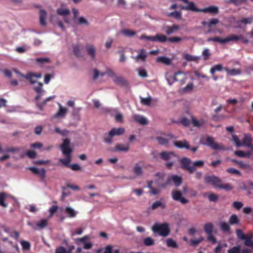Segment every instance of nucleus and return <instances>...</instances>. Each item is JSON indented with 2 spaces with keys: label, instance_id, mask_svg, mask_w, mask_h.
Instances as JSON below:
<instances>
[{
  "label": "nucleus",
  "instance_id": "f257e3e1",
  "mask_svg": "<svg viewBox=\"0 0 253 253\" xmlns=\"http://www.w3.org/2000/svg\"><path fill=\"white\" fill-rule=\"evenodd\" d=\"M70 141L68 139L64 140L62 144L60 146V148L62 151L63 154L66 156L64 159H60V162L66 166H70L69 163L71 162V153L72 150L70 148Z\"/></svg>",
  "mask_w": 253,
  "mask_h": 253
},
{
  "label": "nucleus",
  "instance_id": "f03ea898",
  "mask_svg": "<svg viewBox=\"0 0 253 253\" xmlns=\"http://www.w3.org/2000/svg\"><path fill=\"white\" fill-rule=\"evenodd\" d=\"M93 78L94 80H96L99 76L102 77L105 74H107L108 76L111 77L113 81L117 84H123L125 82L123 78L116 76L114 72L111 70H107L105 72L100 73L97 69H95L93 70Z\"/></svg>",
  "mask_w": 253,
  "mask_h": 253
},
{
  "label": "nucleus",
  "instance_id": "7ed1b4c3",
  "mask_svg": "<svg viewBox=\"0 0 253 253\" xmlns=\"http://www.w3.org/2000/svg\"><path fill=\"white\" fill-rule=\"evenodd\" d=\"M125 131V130L123 127L112 128L107 134H105L103 137L104 142L107 144H111L113 142L114 136L121 135L124 134Z\"/></svg>",
  "mask_w": 253,
  "mask_h": 253
},
{
  "label": "nucleus",
  "instance_id": "20e7f679",
  "mask_svg": "<svg viewBox=\"0 0 253 253\" xmlns=\"http://www.w3.org/2000/svg\"><path fill=\"white\" fill-rule=\"evenodd\" d=\"M169 224L164 223H155L152 227V230L154 233H158L160 236L166 237L169 233Z\"/></svg>",
  "mask_w": 253,
  "mask_h": 253
},
{
  "label": "nucleus",
  "instance_id": "39448f33",
  "mask_svg": "<svg viewBox=\"0 0 253 253\" xmlns=\"http://www.w3.org/2000/svg\"><path fill=\"white\" fill-rule=\"evenodd\" d=\"M13 71L17 74L18 77H22L28 80L31 84L37 83V80L40 79L42 77V74L40 73H35L33 72H30L26 75H23V74L20 73V72L15 69H13Z\"/></svg>",
  "mask_w": 253,
  "mask_h": 253
},
{
  "label": "nucleus",
  "instance_id": "423d86ee",
  "mask_svg": "<svg viewBox=\"0 0 253 253\" xmlns=\"http://www.w3.org/2000/svg\"><path fill=\"white\" fill-rule=\"evenodd\" d=\"M202 143L204 145H207L214 150L223 149L222 146L219 145L214 142V139L210 136H206L201 139Z\"/></svg>",
  "mask_w": 253,
  "mask_h": 253
},
{
  "label": "nucleus",
  "instance_id": "0eeeda50",
  "mask_svg": "<svg viewBox=\"0 0 253 253\" xmlns=\"http://www.w3.org/2000/svg\"><path fill=\"white\" fill-rule=\"evenodd\" d=\"M180 162L182 168L187 169L190 173H192L195 171V168L192 167V163L189 159L183 158L181 160Z\"/></svg>",
  "mask_w": 253,
  "mask_h": 253
},
{
  "label": "nucleus",
  "instance_id": "6e6552de",
  "mask_svg": "<svg viewBox=\"0 0 253 253\" xmlns=\"http://www.w3.org/2000/svg\"><path fill=\"white\" fill-rule=\"evenodd\" d=\"M205 181L209 184L212 185L216 187H219L221 183V179L215 175L207 176L205 177Z\"/></svg>",
  "mask_w": 253,
  "mask_h": 253
},
{
  "label": "nucleus",
  "instance_id": "1a4fd4ad",
  "mask_svg": "<svg viewBox=\"0 0 253 253\" xmlns=\"http://www.w3.org/2000/svg\"><path fill=\"white\" fill-rule=\"evenodd\" d=\"M48 220L45 218L42 219L36 223L29 222L28 225L30 226L34 230H37L39 229H42L47 225Z\"/></svg>",
  "mask_w": 253,
  "mask_h": 253
},
{
  "label": "nucleus",
  "instance_id": "9d476101",
  "mask_svg": "<svg viewBox=\"0 0 253 253\" xmlns=\"http://www.w3.org/2000/svg\"><path fill=\"white\" fill-rule=\"evenodd\" d=\"M170 181H172L175 186H178L182 183V178L181 176H178L176 175H171L168 178L167 182L166 183V184L161 185H160V187H165L166 185L169 184L170 183Z\"/></svg>",
  "mask_w": 253,
  "mask_h": 253
},
{
  "label": "nucleus",
  "instance_id": "9b49d317",
  "mask_svg": "<svg viewBox=\"0 0 253 253\" xmlns=\"http://www.w3.org/2000/svg\"><path fill=\"white\" fill-rule=\"evenodd\" d=\"M172 197L175 201H178L183 204L188 203L189 201L182 196V193L179 191H175L172 192Z\"/></svg>",
  "mask_w": 253,
  "mask_h": 253
},
{
  "label": "nucleus",
  "instance_id": "f8f14e48",
  "mask_svg": "<svg viewBox=\"0 0 253 253\" xmlns=\"http://www.w3.org/2000/svg\"><path fill=\"white\" fill-rule=\"evenodd\" d=\"M147 57L146 51L144 49H140L138 51V54L135 56H132V58L134 59L136 62L142 61L144 62Z\"/></svg>",
  "mask_w": 253,
  "mask_h": 253
},
{
  "label": "nucleus",
  "instance_id": "ddd939ff",
  "mask_svg": "<svg viewBox=\"0 0 253 253\" xmlns=\"http://www.w3.org/2000/svg\"><path fill=\"white\" fill-rule=\"evenodd\" d=\"M252 138L250 134H245L243 139L242 146L250 148L253 151V144L252 143Z\"/></svg>",
  "mask_w": 253,
  "mask_h": 253
},
{
  "label": "nucleus",
  "instance_id": "4468645a",
  "mask_svg": "<svg viewBox=\"0 0 253 253\" xmlns=\"http://www.w3.org/2000/svg\"><path fill=\"white\" fill-rule=\"evenodd\" d=\"M64 213L69 218H75L78 212L70 206H67L64 210Z\"/></svg>",
  "mask_w": 253,
  "mask_h": 253
},
{
  "label": "nucleus",
  "instance_id": "2eb2a0df",
  "mask_svg": "<svg viewBox=\"0 0 253 253\" xmlns=\"http://www.w3.org/2000/svg\"><path fill=\"white\" fill-rule=\"evenodd\" d=\"M160 156L165 161L177 159L176 156L172 152H163L160 154Z\"/></svg>",
  "mask_w": 253,
  "mask_h": 253
},
{
  "label": "nucleus",
  "instance_id": "dca6fc26",
  "mask_svg": "<svg viewBox=\"0 0 253 253\" xmlns=\"http://www.w3.org/2000/svg\"><path fill=\"white\" fill-rule=\"evenodd\" d=\"M57 12L58 14L64 17V20L65 22L68 24L70 23V20L66 18V16L70 13V11L68 9L62 7L59 8L57 10Z\"/></svg>",
  "mask_w": 253,
  "mask_h": 253
},
{
  "label": "nucleus",
  "instance_id": "f3484780",
  "mask_svg": "<svg viewBox=\"0 0 253 253\" xmlns=\"http://www.w3.org/2000/svg\"><path fill=\"white\" fill-rule=\"evenodd\" d=\"M59 105V110L57 113H56L54 115V118H60V117H64L67 112V108L63 107L60 104H58Z\"/></svg>",
  "mask_w": 253,
  "mask_h": 253
},
{
  "label": "nucleus",
  "instance_id": "a211bd4d",
  "mask_svg": "<svg viewBox=\"0 0 253 253\" xmlns=\"http://www.w3.org/2000/svg\"><path fill=\"white\" fill-rule=\"evenodd\" d=\"M28 169L31 170L34 173L38 174L42 178H44L45 176V170L44 169H39L36 167H30Z\"/></svg>",
  "mask_w": 253,
  "mask_h": 253
},
{
  "label": "nucleus",
  "instance_id": "6ab92c4d",
  "mask_svg": "<svg viewBox=\"0 0 253 253\" xmlns=\"http://www.w3.org/2000/svg\"><path fill=\"white\" fill-rule=\"evenodd\" d=\"M156 61L157 63H163L167 65H169L171 64V60L165 56L157 57L156 59Z\"/></svg>",
  "mask_w": 253,
  "mask_h": 253
},
{
  "label": "nucleus",
  "instance_id": "aec40b11",
  "mask_svg": "<svg viewBox=\"0 0 253 253\" xmlns=\"http://www.w3.org/2000/svg\"><path fill=\"white\" fill-rule=\"evenodd\" d=\"M174 145L176 147L181 148H181H185L187 149H189L190 148L188 143L187 142V141H186L185 140H182V141H175L174 142Z\"/></svg>",
  "mask_w": 253,
  "mask_h": 253
},
{
  "label": "nucleus",
  "instance_id": "412c9836",
  "mask_svg": "<svg viewBox=\"0 0 253 253\" xmlns=\"http://www.w3.org/2000/svg\"><path fill=\"white\" fill-rule=\"evenodd\" d=\"M133 119L139 123L141 125H145L147 124V120L144 116L139 115H134L133 116Z\"/></svg>",
  "mask_w": 253,
  "mask_h": 253
},
{
  "label": "nucleus",
  "instance_id": "4be33fe9",
  "mask_svg": "<svg viewBox=\"0 0 253 253\" xmlns=\"http://www.w3.org/2000/svg\"><path fill=\"white\" fill-rule=\"evenodd\" d=\"M166 33L167 35H171L179 29V26L177 25H173L171 26H167L166 28Z\"/></svg>",
  "mask_w": 253,
  "mask_h": 253
},
{
  "label": "nucleus",
  "instance_id": "5701e85b",
  "mask_svg": "<svg viewBox=\"0 0 253 253\" xmlns=\"http://www.w3.org/2000/svg\"><path fill=\"white\" fill-rule=\"evenodd\" d=\"M185 3L187 4V10H190L195 12H201V9H198L193 2L189 1L188 0V2H185Z\"/></svg>",
  "mask_w": 253,
  "mask_h": 253
},
{
  "label": "nucleus",
  "instance_id": "b1692460",
  "mask_svg": "<svg viewBox=\"0 0 253 253\" xmlns=\"http://www.w3.org/2000/svg\"><path fill=\"white\" fill-rule=\"evenodd\" d=\"M46 16V12L43 9H41L40 12V20L41 24L42 26L46 25L45 19Z\"/></svg>",
  "mask_w": 253,
  "mask_h": 253
},
{
  "label": "nucleus",
  "instance_id": "393cba45",
  "mask_svg": "<svg viewBox=\"0 0 253 253\" xmlns=\"http://www.w3.org/2000/svg\"><path fill=\"white\" fill-rule=\"evenodd\" d=\"M241 35L237 36L234 34H231L228 36L226 38H225V43L231 41H237L238 40H241Z\"/></svg>",
  "mask_w": 253,
  "mask_h": 253
},
{
  "label": "nucleus",
  "instance_id": "a878e982",
  "mask_svg": "<svg viewBox=\"0 0 253 253\" xmlns=\"http://www.w3.org/2000/svg\"><path fill=\"white\" fill-rule=\"evenodd\" d=\"M129 146L128 144H118L115 147V151L127 152L129 150Z\"/></svg>",
  "mask_w": 253,
  "mask_h": 253
},
{
  "label": "nucleus",
  "instance_id": "bb28decb",
  "mask_svg": "<svg viewBox=\"0 0 253 253\" xmlns=\"http://www.w3.org/2000/svg\"><path fill=\"white\" fill-rule=\"evenodd\" d=\"M201 11L203 12H209L210 13L216 14L218 12V9L216 6H212L206 8L201 9Z\"/></svg>",
  "mask_w": 253,
  "mask_h": 253
},
{
  "label": "nucleus",
  "instance_id": "cd10ccee",
  "mask_svg": "<svg viewBox=\"0 0 253 253\" xmlns=\"http://www.w3.org/2000/svg\"><path fill=\"white\" fill-rule=\"evenodd\" d=\"M224 69L226 71L227 74L228 76H236L240 75L241 73V72L239 69H229L227 68H225Z\"/></svg>",
  "mask_w": 253,
  "mask_h": 253
},
{
  "label": "nucleus",
  "instance_id": "c85d7f7f",
  "mask_svg": "<svg viewBox=\"0 0 253 253\" xmlns=\"http://www.w3.org/2000/svg\"><path fill=\"white\" fill-rule=\"evenodd\" d=\"M36 61L38 63L39 65L41 66L44 64H47L50 62V59L48 57H40L36 59Z\"/></svg>",
  "mask_w": 253,
  "mask_h": 253
},
{
  "label": "nucleus",
  "instance_id": "c756f323",
  "mask_svg": "<svg viewBox=\"0 0 253 253\" xmlns=\"http://www.w3.org/2000/svg\"><path fill=\"white\" fill-rule=\"evenodd\" d=\"M154 38L155 39L154 42H165L168 39L165 35L161 34H156L154 36Z\"/></svg>",
  "mask_w": 253,
  "mask_h": 253
},
{
  "label": "nucleus",
  "instance_id": "7c9ffc66",
  "mask_svg": "<svg viewBox=\"0 0 253 253\" xmlns=\"http://www.w3.org/2000/svg\"><path fill=\"white\" fill-rule=\"evenodd\" d=\"M253 237V234H251L250 236H246L245 239H244V244L246 246L253 248V240H252Z\"/></svg>",
  "mask_w": 253,
  "mask_h": 253
},
{
  "label": "nucleus",
  "instance_id": "2f4dec72",
  "mask_svg": "<svg viewBox=\"0 0 253 253\" xmlns=\"http://www.w3.org/2000/svg\"><path fill=\"white\" fill-rule=\"evenodd\" d=\"M86 50L88 54L94 58L95 56V48L92 45H87L86 46Z\"/></svg>",
  "mask_w": 253,
  "mask_h": 253
},
{
  "label": "nucleus",
  "instance_id": "473e14b6",
  "mask_svg": "<svg viewBox=\"0 0 253 253\" xmlns=\"http://www.w3.org/2000/svg\"><path fill=\"white\" fill-rule=\"evenodd\" d=\"M204 197H207L210 201L215 202L217 200L218 196L212 193H207L203 194Z\"/></svg>",
  "mask_w": 253,
  "mask_h": 253
},
{
  "label": "nucleus",
  "instance_id": "72a5a7b5",
  "mask_svg": "<svg viewBox=\"0 0 253 253\" xmlns=\"http://www.w3.org/2000/svg\"><path fill=\"white\" fill-rule=\"evenodd\" d=\"M133 172L137 176H140L143 173L142 167L138 164L135 165L133 168Z\"/></svg>",
  "mask_w": 253,
  "mask_h": 253
},
{
  "label": "nucleus",
  "instance_id": "f704fd0d",
  "mask_svg": "<svg viewBox=\"0 0 253 253\" xmlns=\"http://www.w3.org/2000/svg\"><path fill=\"white\" fill-rule=\"evenodd\" d=\"M222 65L220 64L213 66L210 70L211 74L213 76L216 71H221L223 69Z\"/></svg>",
  "mask_w": 253,
  "mask_h": 253
},
{
  "label": "nucleus",
  "instance_id": "c9c22d12",
  "mask_svg": "<svg viewBox=\"0 0 253 253\" xmlns=\"http://www.w3.org/2000/svg\"><path fill=\"white\" fill-rule=\"evenodd\" d=\"M213 228V225L211 223L205 224L204 226V231L209 235L211 234Z\"/></svg>",
  "mask_w": 253,
  "mask_h": 253
},
{
  "label": "nucleus",
  "instance_id": "e433bc0d",
  "mask_svg": "<svg viewBox=\"0 0 253 253\" xmlns=\"http://www.w3.org/2000/svg\"><path fill=\"white\" fill-rule=\"evenodd\" d=\"M167 16L169 17H173L177 19H180L182 16V13L180 11H175L168 13Z\"/></svg>",
  "mask_w": 253,
  "mask_h": 253
},
{
  "label": "nucleus",
  "instance_id": "4c0bfd02",
  "mask_svg": "<svg viewBox=\"0 0 253 253\" xmlns=\"http://www.w3.org/2000/svg\"><path fill=\"white\" fill-rule=\"evenodd\" d=\"M7 197V194L5 193H0V205L4 208L7 207V204L4 202Z\"/></svg>",
  "mask_w": 253,
  "mask_h": 253
},
{
  "label": "nucleus",
  "instance_id": "58836bf2",
  "mask_svg": "<svg viewBox=\"0 0 253 253\" xmlns=\"http://www.w3.org/2000/svg\"><path fill=\"white\" fill-rule=\"evenodd\" d=\"M219 21L218 19L217 18H212L211 19L209 22H208V26L209 28L208 31V33H211V32H212V29L211 28V26L212 25H216L218 23H219Z\"/></svg>",
  "mask_w": 253,
  "mask_h": 253
},
{
  "label": "nucleus",
  "instance_id": "ea45409f",
  "mask_svg": "<svg viewBox=\"0 0 253 253\" xmlns=\"http://www.w3.org/2000/svg\"><path fill=\"white\" fill-rule=\"evenodd\" d=\"M253 21V18L252 17L244 18L241 20H239L238 21H237V24L240 26L242 24H244L245 25L248 24H251Z\"/></svg>",
  "mask_w": 253,
  "mask_h": 253
},
{
  "label": "nucleus",
  "instance_id": "a19ab883",
  "mask_svg": "<svg viewBox=\"0 0 253 253\" xmlns=\"http://www.w3.org/2000/svg\"><path fill=\"white\" fill-rule=\"evenodd\" d=\"M120 33L126 37H132L135 34V32L127 29L122 30Z\"/></svg>",
  "mask_w": 253,
  "mask_h": 253
},
{
  "label": "nucleus",
  "instance_id": "79ce46f5",
  "mask_svg": "<svg viewBox=\"0 0 253 253\" xmlns=\"http://www.w3.org/2000/svg\"><path fill=\"white\" fill-rule=\"evenodd\" d=\"M143 243L146 246H151L155 244L154 240L151 237H146L144 239Z\"/></svg>",
  "mask_w": 253,
  "mask_h": 253
},
{
  "label": "nucleus",
  "instance_id": "37998d69",
  "mask_svg": "<svg viewBox=\"0 0 253 253\" xmlns=\"http://www.w3.org/2000/svg\"><path fill=\"white\" fill-rule=\"evenodd\" d=\"M167 245L169 247L173 248H178V246L176 242L171 238H169L167 240Z\"/></svg>",
  "mask_w": 253,
  "mask_h": 253
},
{
  "label": "nucleus",
  "instance_id": "c03bdc74",
  "mask_svg": "<svg viewBox=\"0 0 253 253\" xmlns=\"http://www.w3.org/2000/svg\"><path fill=\"white\" fill-rule=\"evenodd\" d=\"M159 207H162L163 209H165L166 208L165 204L163 203L162 202L157 201L154 202L152 205V209L155 210L158 208Z\"/></svg>",
  "mask_w": 253,
  "mask_h": 253
},
{
  "label": "nucleus",
  "instance_id": "a18cd8bd",
  "mask_svg": "<svg viewBox=\"0 0 253 253\" xmlns=\"http://www.w3.org/2000/svg\"><path fill=\"white\" fill-rule=\"evenodd\" d=\"M235 154L240 157H249L251 155V153L250 152H248L246 153L242 151H236L234 152Z\"/></svg>",
  "mask_w": 253,
  "mask_h": 253
},
{
  "label": "nucleus",
  "instance_id": "49530a36",
  "mask_svg": "<svg viewBox=\"0 0 253 253\" xmlns=\"http://www.w3.org/2000/svg\"><path fill=\"white\" fill-rule=\"evenodd\" d=\"M20 244H21V246L23 250H30V249L31 248V244L29 242L25 241V240H22L20 242Z\"/></svg>",
  "mask_w": 253,
  "mask_h": 253
},
{
  "label": "nucleus",
  "instance_id": "de8ad7c7",
  "mask_svg": "<svg viewBox=\"0 0 253 253\" xmlns=\"http://www.w3.org/2000/svg\"><path fill=\"white\" fill-rule=\"evenodd\" d=\"M230 224H237L239 223V219L237 216L235 214L232 215L229 220Z\"/></svg>",
  "mask_w": 253,
  "mask_h": 253
},
{
  "label": "nucleus",
  "instance_id": "09e8293b",
  "mask_svg": "<svg viewBox=\"0 0 253 253\" xmlns=\"http://www.w3.org/2000/svg\"><path fill=\"white\" fill-rule=\"evenodd\" d=\"M184 57L188 61H195L200 58L198 56H193L189 54H185L184 55Z\"/></svg>",
  "mask_w": 253,
  "mask_h": 253
},
{
  "label": "nucleus",
  "instance_id": "8fccbe9b",
  "mask_svg": "<svg viewBox=\"0 0 253 253\" xmlns=\"http://www.w3.org/2000/svg\"><path fill=\"white\" fill-rule=\"evenodd\" d=\"M221 229L224 232H228L230 230V226L228 223L224 222H222L220 224Z\"/></svg>",
  "mask_w": 253,
  "mask_h": 253
},
{
  "label": "nucleus",
  "instance_id": "3c124183",
  "mask_svg": "<svg viewBox=\"0 0 253 253\" xmlns=\"http://www.w3.org/2000/svg\"><path fill=\"white\" fill-rule=\"evenodd\" d=\"M236 233L237 237L242 240H244L247 236L241 229H237Z\"/></svg>",
  "mask_w": 253,
  "mask_h": 253
},
{
  "label": "nucleus",
  "instance_id": "603ef678",
  "mask_svg": "<svg viewBox=\"0 0 253 253\" xmlns=\"http://www.w3.org/2000/svg\"><path fill=\"white\" fill-rule=\"evenodd\" d=\"M227 253H241V247H240V246L234 247L229 249L227 251Z\"/></svg>",
  "mask_w": 253,
  "mask_h": 253
},
{
  "label": "nucleus",
  "instance_id": "864d4df0",
  "mask_svg": "<svg viewBox=\"0 0 253 253\" xmlns=\"http://www.w3.org/2000/svg\"><path fill=\"white\" fill-rule=\"evenodd\" d=\"M219 188L224 189L225 190L229 191L233 189V186L228 183L226 184H222V182L221 183L220 185H219Z\"/></svg>",
  "mask_w": 253,
  "mask_h": 253
},
{
  "label": "nucleus",
  "instance_id": "5fc2aeb1",
  "mask_svg": "<svg viewBox=\"0 0 253 253\" xmlns=\"http://www.w3.org/2000/svg\"><path fill=\"white\" fill-rule=\"evenodd\" d=\"M211 53L208 48H205L202 52V55L204 57V60H207L209 58Z\"/></svg>",
  "mask_w": 253,
  "mask_h": 253
},
{
  "label": "nucleus",
  "instance_id": "6e6d98bb",
  "mask_svg": "<svg viewBox=\"0 0 253 253\" xmlns=\"http://www.w3.org/2000/svg\"><path fill=\"white\" fill-rule=\"evenodd\" d=\"M232 140L237 147H240L242 146V143L240 142L239 138L237 135H233L232 136Z\"/></svg>",
  "mask_w": 253,
  "mask_h": 253
},
{
  "label": "nucleus",
  "instance_id": "4d7b16f0",
  "mask_svg": "<svg viewBox=\"0 0 253 253\" xmlns=\"http://www.w3.org/2000/svg\"><path fill=\"white\" fill-rule=\"evenodd\" d=\"M137 71L139 76L141 77L145 78L148 76L147 71L143 68H139L137 69Z\"/></svg>",
  "mask_w": 253,
  "mask_h": 253
},
{
  "label": "nucleus",
  "instance_id": "13d9d810",
  "mask_svg": "<svg viewBox=\"0 0 253 253\" xmlns=\"http://www.w3.org/2000/svg\"><path fill=\"white\" fill-rule=\"evenodd\" d=\"M42 84L41 83H38V85L37 86L34 87V89L35 91L38 93H40L42 92H44V90L42 88Z\"/></svg>",
  "mask_w": 253,
  "mask_h": 253
},
{
  "label": "nucleus",
  "instance_id": "bf43d9fd",
  "mask_svg": "<svg viewBox=\"0 0 253 253\" xmlns=\"http://www.w3.org/2000/svg\"><path fill=\"white\" fill-rule=\"evenodd\" d=\"M55 253H71V251H68L64 247H60L56 249L55 251Z\"/></svg>",
  "mask_w": 253,
  "mask_h": 253
},
{
  "label": "nucleus",
  "instance_id": "052dcab7",
  "mask_svg": "<svg viewBox=\"0 0 253 253\" xmlns=\"http://www.w3.org/2000/svg\"><path fill=\"white\" fill-rule=\"evenodd\" d=\"M77 23L80 24H84L85 25H87L88 24V22L87 20L84 17H81L77 19Z\"/></svg>",
  "mask_w": 253,
  "mask_h": 253
},
{
  "label": "nucleus",
  "instance_id": "680f3d73",
  "mask_svg": "<svg viewBox=\"0 0 253 253\" xmlns=\"http://www.w3.org/2000/svg\"><path fill=\"white\" fill-rule=\"evenodd\" d=\"M83 230L82 228H78L76 229L75 231H71V235L72 236H74L76 235H81L83 233Z\"/></svg>",
  "mask_w": 253,
  "mask_h": 253
},
{
  "label": "nucleus",
  "instance_id": "e2e57ef3",
  "mask_svg": "<svg viewBox=\"0 0 253 253\" xmlns=\"http://www.w3.org/2000/svg\"><path fill=\"white\" fill-rule=\"evenodd\" d=\"M151 102V97L141 98V102L145 105H149Z\"/></svg>",
  "mask_w": 253,
  "mask_h": 253
},
{
  "label": "nucleus",
  "instance_id": "0e129e2a",
  "mask_svg": "<svg viewBox=\"0 0 253 253\" xmlns=\"http://www.w3.org/2000/svg\"><path fill=\"white\" fill-rule=\"evenodd\" d=\"M204 240V238L202 236L196 239L191 240V243L192 245L196 246Z\"/></svg>",
  "mask_w": 253,
  "mask_h": 253
},
{
  "label": "nucleus",
  "instance_id": "69168bd1",
  "mask_svg": "<svg viewBox=\"0 0 253 253\" xmlns=\"http://www.w3.org/2000/svg\"><path fill=\"white\" fill-rule=\"evenodd\" d=\"M204 164V162L203 161L200 160V161H197L192 163V167H194L195 169H196V167H202L203 166Z\"/></svg>",
  "mask_w": 253,
  "mask_h": 253
},
{
  "label": "nucleus",
  "instance_id": "338daca9",
  "mask_svg": "<svg viewBox=\"0 0 253 253\" xmlns=\"http://www.w3.org/2000/svg\"><path fill=\"white\" fill-rule=\"evenodd\" d=\"M58 209V207L57 206H52L49 209V211L50 212L49 217L52 216L53 214L57 211Z\"/></svg>",
  "mask_w": 253,
  "mask_h": 253
},
{
  "label": "nucleus",
  "instance_id": "774afa93",
  "mask_svg": "<svg viewBox=\"0 0 253 253\" xmlns=\"http://www.w3.org/2000/svg\"><path fill=\"white\" fill-rule=\"evenodd\" d=\"M26 208L31 212L35 213L38 211V209L36 206L34 205H29L27 206Z\"/></svg>",
  "mask_w": 253,
  "mask_h": 253
}]
</instances>
